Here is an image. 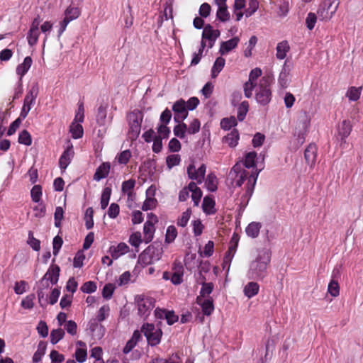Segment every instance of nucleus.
Returning <instances> with one entry per match:
<instances>
[{
	"label": "nucleus",
	"mask_w": 363,
	"mask_h": 363,
	"mask_svg": "<svg viewBox=\"0 0 363 363\" xmlns=\"http://www.w3.org/2000/svg\"><path fill=\"white\" fill-rule=\"evenodd\" d=\"M271 261V252L263 248L258 252L255 260L249 266L247 277L249 279L262 281L268 274L267 268Z\"/></svg>",
	"instance_id": "nucleus-1"
},
{
	"label": "nucleus",
	"mask_w": 363,
	"mask_h": 363,
	"mask_svg": "<svg viewBox=\"0 0 363 363\" xmlns=\"http://www.w3.org/2000/svg\"><path fill=\"white\" fill-rule=\"evenodd\" d=\"M311 120V116L306 111H303L300 113L294 133V136L296 138L295 149H298L305 142V137L308 132Z\"/></svg>",
	"instance_id": "nucleus-2"
},
{
	"label": "nucleus",
	"mask_w": 363,
	"mask_h": 363,
	"mask_svg": "<svg viewBox=\"0 0 363 363\" xmlns=\"http://www.w3.org/2000/svg\"><path fill=\"white\" fill-rule=\"evenodd\" d=\"M269 77H262L255 91V100L261 106H267L272 100Z\"/></svg>",
	"instance_id": "nucleus-3"
},
{
	"label": "nucleus",
	"mask_w": 363,
	"mask_h": 363,
	"mask_svg": "<svg viewBox=\"0 0 363 363\" xmlns=\"http://www.w3.org/2000/svg\"><path fill=\"white\" fill-rule=\"evenodd\" d=\"M162 255V248L159 245H149L138 257V262L142 266H147L160 259Z\"/></svg>",
	"instance_id": "nucleus-4"
},
{
	"label": "nucleus",
	"mask_w": 363,
	"mask_h": 363,
	"mask_svg": "<svg viewBox=\"0 0 363 363\" xmlns=\"http://www.w3.org/2000/svg\"><path fill=\"white\" fill-rule=\"evenodd\" d=\"M143 118V113L136 110L128 115L127 120L129 126L128 136L131 140H135L138 138L140 133Z\"/></svg>",
	"instance_id": "nucleus-5"
},
{
	"label": "nucleus",
	"mask_w": 363,
	"mask_h": 363,
	"mask_svg": "<svg viewBox=\"0 0 363 363\" xmlns=\"http://www.w3.org/2000/svg\"><path fill=\"white\" fill-rule=\"evenodd\" d=\"M340 0H325L321 2L317 10L318 19L322 21H330L336 13Z\"/></svg>",
	"instance_id": "nucleus-6"
},
{
	"label": "nucleus",
	"mask_w": 363,
	"mask_h": 363,
	"mask_svg": "<svg viewBox=\"0 0 363 363\" xmlns=\"http://www.w3.org/2000/svg\"><path fill=\"white\" fill-rule=\"evenodd\" d=\"M38 84L37 82H34L30 86L23 100V105L20 113V117L22 119H24L27 117L30 109L35 104V101L38 97Z\"/></svg>",
	"instance_id": "nucleus-7"
},
{
	"label": "nucleus",
	"mask_w": 363,
	"mask_h": 363,
	"mask_svg": "<svg viewBox=\"0 0 363 363\" xmlns=\"http://www.w3.org/2000/svg\"><path fill=\"white\" fill-rule=\"evenodd\" d=\"M141 332L146 337L147 344L151 347H155L160 343L162 331L159 327L152 323H145L141 327Z\"/></svg>",
	"instance_id": "nucleus-8"
},
{
	"label": "nucleus",
	"mask_w": 363,
	"mask_h": 363,
	"mask_svg": "<svg viewBox=\"0 0 363 363\" xmlns=\"http://www.w3.org/2000/svg\"><path fill=\"white\" fill-rule=\"evenodd\" d=\"M138 315L146 318L150 314L155 307V300L154 298L145 295H138L135 298Z\"/></svg>",
	"instance_id": "nucleus-9"
},
{
	"label": "nucleus",
	"mask_w": 363,
	"mask_h": 363,
	"mask_svg": "<svg viewBox=\"0 0 363 363\" xmlns=\"http://www.w3.org/2000/svg\"><path fill=\"white\" fill-rule=\"evenodd\" d=\"M259 174V171L255 170V172H252L251 176L249 177L248 183L246 186V190L239 199L240 211H244L247 206L248 202L253 194Z\"/></svg>",
	"instance_id": "nucleus-10"
},
{
	"label": "nucleus",
	"mask_w": 363,
	"mask_h": 363,
	"mask_svg": "<svg viewBox=\"0 0 363 363\" xmlns=\"http://www.w3.org/2000/svg\"><path fill=\"white\" fill-rule=\"evenodd\" d=\"M352 129L351 123L348 120H344L337 126L336 139L342 148H345L346 139L350 135Z\"/></svg>",
	"instance_id": "nucleus-11"
},
{
	"label": "nucleus",
	"mask_w": 363,
	"mask_h": 363,
	"mask_svg": "<svg viewBox=\"0 0 363 363\" xmlns=\"http://www.w3.org/2000/svg\"><path fill=\"white\" fill-rule=\"evenodd\" d=\"M220 33L219 30L214 29L210 24L205 26L202 32L201 45L204 43L208 48H213Z\"/></svg>",
	"instance_id": "nucleus-12"
},
{
	"label": "nucleus",
	"mask_w": 363,
	"mask_h": 363,
	"mask_svg": "<svg viewBox=\"0 0 363 363\" xmlns=\"http://www.w3.org/2000/svg\"><path fill=\"white\" fill-rule=\"evenodd\" d=\"M41 21L40 17L37 16L30 23V28L26 35L28 43L30 47H33L38 43L40 34L39 26Z\"/></svg>",
	"instance_id": "nucleus-13"
},
{
	"label": "nucleus",
	"mask_w": 363,
	"mask_h": 363,
	"mask_svg": "<svg viewBox=\"0 0 363 363\" xmlns=\"http://www.w3.org/2000/svg\"><path fill=\"white\" fill-rule=\"evenodd\" d=\"M173 272H164L162 278L164 280H170L174 285H179L183 282L184 267L181 264H174Z\"/></svg>",
	"instance_id": "nucleus-14"
},
{
	"label": "nucleus",
	"mask_w": 363,
	"mask_h": 363,
	"mask_svg": "<svg viewBox=\"0 0 363 363\" xmlns=\"http://www.w3.org/2000/svg\"><path fill=\"white\" fill-rule=\"evenodd\" d=\"M233 173L235 174V178L234 179L235 184L238 187L241 186L246 180L247 184L249 177L251 176V174L247 170L242 167V164L240 163H236L230 171V174Z\"/></svg>",
	"instance_id": "nucleus-15"
},
{
	"label": "nucleus",
	"mask_w": 363,
	"mask_h": 363,
	"mask_svg": "<svg viewBox=\"0 0 363 363\" xmlns=\"http://www.w3.org/2000/svg\"><path fill=\"white\" fill-rule=\"evenodd\" d=\"M172 111H174V120L176 123L182 122L188 116L186 101L183 99H179L173 104Z\"/></svg>",
	"instance_id": "nucleus-16"
},
{
	"label": "nucleus",
	"mask_w": 363,
	"mask_h": 363,
	"mask_svg": "<svg viewBox=\"0 0 363 363\" xmlns=\"http://www.w3.org/2000/svg\"><path fill=\"white\" fill-rule=\"evenodd\" d=\"M206 167L202 164L197 169L195 166L191 164L187 167V174L190 179L194 180L197 184H201L204 179Z\"/></svg>",
	"instance_id": "nucleus-17"
},
{
	"label": "nucleus",
	"mask_w": 363,
	"mask_h": 363,
	"mask_svg": "<svg viewBox=\"0 0 363 363\" xmlns=\"http://www.w3.org/2000/svg\"><path fill=\"white\" fill-rule=\"evenodd\" d=\"M155 316L157 319L166 320L167 323L169 325H173L179 320V316L175 314L174 311H168L157 308L155 310Z\"/></svg>",
	"instance_id": "nucleus-18"
},
{
	"label": "nucleus",
	"mask_w": 363,
	"mask_h": 363,
	"mask_svg": "<svg viewBox=\"0 0 363 363\" xmlns=\"http://www.w3.org/2000/svg\"><path fill=\"white\" fill-rule=\"evenodd\" d=\"M67 147L62 152L59 160V165L61 169L65 171L70 164L72 158L74 156L73 145L69 140L67 141Z\"/></svg>",
	"instance_id": "nucleus-19"
},
{
	"label": "nucleus",
	"mask_w": 363,
	"mask_h": 363,
	"mask_svg": "<svg viewBox=\"0 0 363 363\" xmlns=\"http://www.w3.org/2000/svg\"><path fill=\"white\" fill-rule=\"evenodd\" d=\"M87 330H89L93 337L97 339H101L105 333V328L100 324V321L96 318H91L89 321Z\"/></svg>",
	"instance_id": "nucleus-20"
},
{
	"label": "nucleus",
	"mask_w": 363,
	"mask_h": 363,
	"mask_svg": "<svg viewBox=\"0 0 363 363\" xmlns=\"http://www.w3.org/2000/svg\"><path fill=\"white\" fill-rule=\"evenodd\" d=\"M155 193V189L152 186H150L146 190V199L143 203L141 207L142 210L147 211L149 210L154 209L156 208L157 204V199L154 197Z\"/></svg>",
	"instance_id": "nucleus-21"
},
{
	"label": "nucleus",
	"mask_w": 363,
	"mask_h": 363,
	"mask_svg": "<svg viewBox=\"0 0 363 363\" xmlns=\"http://www.w3.org/2000/svg\"><path fill=\"white\" fill-rule=\"evenodd\" d=\"M60 272V268L58 265L51 264L43 277V281L47 280L51 285L56 284L59 280Z\"/></svg>",
	"instance_id": "nucleus-22"
},
{
	"label": "nucleus",
	"mask_w": 363,
	"mask_h": 363,
	"mask_svg": "<svg viewBox=\"0 0 363 363\" xmlns=\"http://www.w3.org/2000/svg\"><path fill=\"white\" fill-rule=\"evenodd\" d=\"M290 72L291 67L285 62L278 77V83L281 88L285 89L289 86L291 81Z\"/></svg>",
	"instance_id": "nucleus-23"
},
{
	"label": "nucleus",
	"mask_w": 363,
	"mask_h": 363,
	"mask_svg": "<svg viewBox=\"0 0 363 363\" xmlns=\"http://www.w3.org/2000/svg\"><path fill=\"white\" fill-rule=\"evenodd\" d=\"M129 251V247L125 242H120L117 245H112L109 247V253L112 259H117Z\"/></svg>",
	"instance_id": "nucleus-24"
},
{
	"label": "nucleus",
	"mask_w": 363,
	"mask_h": 363,
	"mask_svg": "<svg viewBox=\"0 0 363 363\" xmlns=\"http://www.w3.org/2000/svg\"><path fill=\"white\" fill-rule=\"evenodd\" d=\"M256 158H257V153L254 151L250 152L245 155V157L243 161H242L240 163L242 164V168H243V167H245V168H247V169L252 168L250 174L255 172V170L260 172L262 169H258L256 167V162H255Z\"/></svg>",
	"instance_id": "nucleus-25"
},
{
	"label": "nucleus",
	"mask_w": 363,
	"mask_h": 363,
	"mask_svg": "<svg viewBox=\"0 0 363 363\" xmlns=\"http://www.w3.org/2000/svg\"><path fill=\"white\" fill-rule=\"evenodd\" d=\"M32 62V58L28 56L24 58L23 62L21 64L17 66L16 72L19 76L18 84L20 86H21L22 78L30 68Z\"/></svg>",
	"instance_id": "nucleus-26"
},
{
	"label": "nucleus",
	"mask_w": 363,
	"mask_h": 363,
	"mask_svg": "<svg viewBox=\"0 0 363 363\" xmlns=\"http://www.w3.org/2000/svg\"><path fill=\"white\" fill-rule=\"evenodd\" d=\"M239 41L240 39L238 37H234L227 41L222 42L220 43L219 52L222 55L228 54L238 46Z\"/></svg>",
	"instance_id": "nucleus-27"
},
{
	"label": "nucleus",
	"mask_w": 363,
	"mask_h": 363,
	"mask_svg": "<svg viewBox=\"0 0 363 363\" xmlns=\"http://www.w3.org/2000/svg\"><path fill=\"white\" fill-rule=\"evenodd\" d=\"M111 169V164L109 162H103L100 164L94 174V180L99 182L101 179L108 177Z\"/></svg>",
	"instance_id": "nucleus-28"
},
{
	"label": "nucleus",
	"mask_w": 363,
	"mask_h": 363,
	"mask_svg": "<svg viewBox=\"0 0 363 363\" xmlns=\"http://www.w3.org/2000/svg\"><path fill=\"white\" fill-rule=\"evenodd\" d=\"M317 156V147L313 143H311L305 150L304 157L308 164L314 165Z\"/></svg>",
	"instance_id": "nucleus-29"
},
{
	"label": "nucleus",
	"mask_w": 363,
	"mask_h": 363,
	"mask_svg": "<svg viewBox=\"0 0 363 363\" xmlns=\"http://www.w3.org/2000/svg\"><path fill=\"white\" fill-rule=\"evenodd\" d=\"M240 135L236 129H233L223 138V143L228 144L230 147H235L238 144Z\"/></svg>",
	"instance_id": "nucleus-30"
},
{
	"label": "nucleus",
	"mask_w": 363,
	"mask_h": 363,
	"mask_svg": "<svg viewBox=\"0 0 363 363\" xmlns=\"http://www.w3.org/2000/svg\"><path fill=\"white\" fill-rule=\"evenodd\" d=\"M262 224L259 222H251L245 228L246 235L251 238H256L259 236Z\"/></svg>",
	"instance_id": "nucleus-31"
},
{
	"label": "nucleus",
	"mask_w": 363,
	"mask_h": 363,
	"mask_svg": "<svg viewBox=\"0 0 363 363\" xmlns=\"http://www.w3.org/2000/svg\"><path fill=\"white\" fill-rule=\"evenodd\" d=\"M189 189H190V192L191 193V199L194 201V206H198L200 203L201 199L202 197V191L196 185V184L194 182H191L189 184Z\"/></svg>",
	"instance_id": "nucleus-32"
},
{
	"label": "nucleus",
	"mask_w": 363,
	"mask_h": 363,
	"mask_svg": "<svg viewBox=\"0 0 363 363\" xmlns=\"http://www.w3.org/2000/svg\"><path fill=\"white\" fill-rule=\"evenodd\" d=\"M290 50V46L287 40H283L277 45L276 57L279 60H284Z\"/></svg>",
	"instance_id": "nucleus-33"
},
{
	"label": "nucleus",
	"mask_w": 363,
	"mask_h": 363,
	"mask_svg": "<svg viewBox=\"0 0 363 363\" xmlns=\"http://www.w3.org/2000/svg\"><path fill=\"white\" fill-rule=\"evenodd\" d=\"M81 14V10L78 6L73 5L69 6L64 12V16L67 20L69 22L77 19Z\"/></svg>",
	"instance_id": "nucleus-34"
},
{
	"label": "nucleus",
	"mask_w": 363,
	"mask_h": 363,
	"mask_svg": "<svg viewBox=\"0 0 363 363\" xmlns=\"http://www.w3.org/2000/svg\"><path fill=\"white\" fill-rule=\"evenodd\" d=\"M259 290V284L257 282L250 281L244 287L243 292L245 296L250 298L257 295Z\"/></svg>",
	"instance_id": "nucleus-35"
},
{
	"label": "nucleus",
	"mask_w": 363,
	"mask_h": 363,
	"mask_svg": "<svg viewBox=\"0 0 363 363\" xmlns=\"http://www.w3.org/2000/svg\"><path fill=\"white\" fill-rule=\"evenodd\" d=\"M238 240L235 238V236L233 235L232 238L230 245L228 247V251L225 252L224 258H225L226 262H231L234 255L236 252L237 247H238Z\"/></svg>",
	"instance_id": "nucleus-36"
},
{
	"label": "nucleus",
	"mask_w": 363,
	"mask_h": 363,
	"mask_svg": "<svg viewBox=\"0 0 363 363\" xmlns=\"http://www.w3.org/2000/svg\"><path fill=\"white\" fill-rule=\"evenodd\" d=\"M202 208L207 215H213L216 213L215 201L213 199L206 196L203 198Z\"/></svg>",
	"instance_id": "nucleus-37"
},
{
	"label": "nucleus",
	"mask_w": 363,
	"mask_h": 363,
	"mask_svg": "<svg viewBox=\"0 0 363 363\" xmlns=\"http://www.w3.org/2000/svg\"><path fill=\"white\" fill-rule=\"evenodd\" d=\"M155 231V226L152 223H150L149 222H145L144 223L143 240L146 243H148L152 241V240L153 239V237H154Z\"/></svg>",
	"instance_id": "nucleus-38"
},
{
	"label": "nucleus",
	"mask_w": 363,
	"mask_h": 363,
	"mask_svg": "<svg viewBox=\"0 0 363 363\" xmlns=\"http://www.w3.org/2000/svg\"><path fill=\"white\" fill-rule=\"evenodd\" d=\"M69 132L74 139H79L83 137L84 130L80 123L73 121L69 126Z\"/></svg>",
	"instance_id": "nucleus-39"
},
{
	"label": "nucleus",
	"mask_w": 363,
	"mask_h": 363,
	"mask_svg": "<svg viewBox=\"0 0 363 363\" xmlns=\"http://www.w3.org/2000/svg\"><path fill=\"white\" fill-rule=\"evenodd\" d=\"M225 64V60L222 57H218L216 58L212 69H211V77L216 78L218 74L223 69Z\"/></svg>",
	"instance_id": "nucleus-40"
},
{
	"label": "nucleus",
	"mask_w": 363,
	"mask_h": 363,
	"mask_svg": "<svg viewBox=\"0 0 363 363\" xmlns=\"http://www.w3.org/2000/svg\"><path fill=\"white\" fill-rule=\"evenodd\" d=\"M205 185L209 191H216L218 189V180L216 176L213 173L208 174L205 180Z\"/></svg>",
	"instance_id": "nucleus-41"
},
{
	"label": "nucleus",
	"mask_w": 363,
	"mask_h": 363,
	"mask_svg": "<svg viewBox=\"0 0 363 363\" xmlns=\"http://www.w3.org/2000/svg\"><path fill=\"white\" fill-rule=\"evenodd\" d=\"M46 350V344L43 341H40L38 345L37 350L33 356V362L38 363L41 361L42 357L45 355Z\"/></svg>",
	"instance_id": "nucleus-42"
},
{
	"label": "nucleus",
	"mask_w": 363,
	"mask_h": 363,
	"mask_svg": "<svg viewBox=\"0 0 363 363\" xmlns=\"http://www.w3.org/2000/svg\"><path fill=\"white\" fill-rule=\"evenodd\" d=\"M362 87L351 86L346 93V97L351 101H357L361 95Z\"/></svg>",
	"instance_id": "nucleus-43"
},
{
	"label": "nucleus",
	"mask_w": 363,
	"mask_h": 363,
	"mask_svg": "<svg viewBox=\"0 0 363 363\" xmlns=\"http://www.w3.org/2000/svg\"><path fill=\"white\" fill-rule=\"evenodd\" d=\"M249 111V103L247 101H243L238 107L237 118L240 121H242Z\"/></svg>",
	"instance_id": "nucleus-44"
},
{
	"label": "nucleus",
	"mask_w": 363,
	"mask_h": 363,
	"mask_svg": "<svg viewBox=\"0 0 363 363\" xmlns=\"http://www.w3.org/2000/svg\"><path fill=\"white\" fill-rule=\"evenodd\" d=\"M173 131L177 137L183 139L185 137L186 133H187V125L186 123H183V121L178 123V124L174 126Z\"/></svg>",
	"instance_id": "nucleus-45"
},
{
	"label": "nucleus",
	"mask_w": 363,
	"mask_h": 363,
	"mask_svg": "<svg viewBox=\"0 0 363 363\" xmlns=\"http://www.w3.org/2000/svg\"><path fill=\"white\" fill-rule=\"evenodd\" d=\"M65 336V331L62 328L52 330L50 333V342L52 345L57 344Z\"/></svg>",
	"instance_id": "nucleus-46"
},
{
	"label": "nucleus",
	"mask_w": 363,
	"mask_h": 363,
	"mask_svg": "<svg viewBox=\"0 0 363 363\" xmlns=\"http://www.w3.org/2000/svg\"><path fill=\"white\" fill-rule=\"evenodd\" d=\"M191 215V210L190 208L186 209V211L183 212L182 216L178 218L177 222V225L182 228L186 227L190 219Z\"/></svg>",
	"instance_id": "nucleus-47"
},
{
	"label": "nucleus",
	"mask_w": 363,
	"mask_h": 363,
	"mask_svg": "<svg viewBox=\"0 0 363 363\" xmlns=\"http://www.w3.org/2000/svg\"><path fill=\"white\" fill-rule=\"evenodd\" d=\"M259 8V2L257 0H250L248 7L245 11V16L249 18L252 16Z\"/></svg>",
	"instance_id": "nucleus-48"
},
{
	"label": "nucleus",
	"mask_w": 363,
	"mask_h": 363,
	"mask_svg": "<svg viewBox=\"0 0 363 363\" xmlns=\"http://www.w3.org/2000/svg\"><path fill=\"white\" fill-rule=\"evenodd\" d=\"M27 243L34 251H39L40 249V241L34 238L32 231L28 232Z\"/></svg>",
	"instance_id": "nucleus-49"
},
{
	"label": "nucleus",
	"mask_w": 363,
	"mask_h": 363,
	"mask_svg": "<svg viewBox=\"0 0 363 363\" xmlns=\"http://www.w3.org/2000/svg\"><path fill=\"white\" fill-rule=\"evenodd\" d=\"M201 306L203 314L206 315H210L214 310L213 300L210 298L204 300L201 303Z\"/></svg>",
	"instance_id": "nucleus-50"
},
{
	"label": "nucleus",
	"mask_w": 363,
	"mask_h": 363,
	"mask_svg": "<svg viewBox=\"0 0 363 363\" xmlns=\"http://www.w3.org/2000/svg\"><path fill=\"white\" fill-rule=\"evenodd\" d=\"M94 211L91 207L86 208L84 214L85 226L86 229L89 230L94 226L93 219Z\"/></svg>",
	"instance_id": "nucleus-51"
},
{
	"label": "nucleus",
	"mask_w": 363,
	"mask_h": 363,
	"mask_svg": "<svg viewBox=\"0 0 363 363\" xmlns=\"http://www.w3.org/2000/svg\"><path fill=\"white\" fill-rule=\"evenodd\" d=\"M111 194V189L108 187H106L102 192L101 197V208L105 209L109 203L110 197Z\"/></svg>",
	"instance_id": "nucleus-52"
},
{
	"label": "nucleus",
	"mask_w": 363,
	"mask_h": 363,
	"mask_svg": "<svg viewBox=\"0 0 363 363\" xmlns=\"http://www.w3.org/2000/svg\"><path fill=\"white\" fill-rule=\"evenodd\" d=\"M181 162V157L179 155H170L166 158V164L169 169H171L173 167L177 166Z\"/></svg>",
	"instance_id": "nucleus-53"
},
{
	"label": "nucleus",
	"mask_w": 363,
	"mask_h": 363,
	"mask_svg": "<svg viewBox=\"0 0 363 363\" xmlns=\"http://www.w3.org/2000/svg\"><path fill=\"white\" fill-rule=\"evenodd\" d=\"M32 201L35 203H39L42 196V187L40 185H35L30 191Z\"/></svg>",
	"instance_id": "nucleus-54"
},
{
	"label": "nucleus",
	"mask_w": 363,
	"mask_h": 363,
	"mask_svg": "<svg viewBox=\"0 0 363 363\" xmlns=\"http://www.w3.org/2000/svg\"><path fill=\"white\" fill-rule=\"evenodd\" d=\"M97 286L96 282L93 281H89L82 284L80 290L85 294H91L96 291Z\"/></svg>",
	"instance_id": "nucleus-55"
},
{
	"label": "nucleus",
	"mask_w": 363,
	"mask_h": 363,
	"mask_svg": "<svg viewBox=\"0 0 363 363\" xmlns=\"http://www.w3.org/2000/svg\"><path fill=\"white\" fill-rule=\"evenodd\" d=\"M237 125V120L235 117L225 118L220 121V127L224 130H230Z\"/></svg>",
	"instance_id": "nucleus-56"
},
{
	"label": "nucleus",
	"mask_w": 363,
	"mask_h": 363,
	"mask_svg": "<svg viewBox=\"0 0 363 363\" xmlns=\"http://www.w3.org/2000/svg\"><path fill=\"white\" fill-rule=\"evenodd\" d=\"M328 293L333 297H336L340 294V287L337 280L331 279L328 286Z\"/></svg>",
	"instance_id": "nucleus-57"
},
{
	"label": "nucleus",
	"mask_w": 363,
	"mask_h": 363,
	"mask_svg": "<svg viewBox=\"0 0 363 363\" xmlns=\"http://www.w3.org/2000/svg\"><path fill=\"white\" fill-rule=\"evenodd\" d=\"M177 236V230L174 225H169L166 231L165 241L168 243L172 242Z\"/></svg>",
	"instance_id": "nucleus-58"
},
{
	"label": "nucleus",
	"mask_w": 363,
	"mask_h": 363,
	"mask_svg": "<svg viewBox=\"0 0 363 363\" xmlns=\"http://www.w3.org/2000/svg\"><path fill=\"white\" fill-rule=\"evenodd\" d=\"M116 289V286L113 284H106L103 288L102 296L105 299H110Z\"/></svg>",
	"instance_id": "nucleus-59"
},
{
	"label": "nucleus",
	"mask_w": 363,
	"mask_h": 363,
	"mask_svg": "<svg viewBox=\"0 0 363 363\" xmlns=\"http://www.w3.org/2000/svg\"><path fill=\"white\" fill-rule=\"evenodd\" d=\"M318 18V15L315 13L312 12L308 13L306 18V26L308 30H311L314 28Z\"/></svg>",
	"instance_id": "nucleus-60"
},
{
	"label": "nucleus",
	"mask_w": 363,
	"mask_h": 363,
	"mask_svg": "<svg viewBox=\"0 0 363 363\" xmlns=\"http://www.w3.org/2000/svg\"><path fill=\"white\" fill-rule=\"evenodd\" d=\"M130 157V151L129 150H125L124 151H122L116 156V160H118V162L119 164H126L129 162Z\"/></svg>",
	"instance_id": "nucleus-61"
},
{
	"label": "nucleus",
	"mask_w": 363,
	"mask_h": 363,
	"mask_svg": "<svg viewBox=\"0 0 363 363\" xmlns=\"http://www.w3.org/2000/svg\"><path fill=\"white\" fill-rule=\"evenodd\" d=\"M110 307L108 305L101 306L97 313L96 319L100 322L104 321L109 315Z\"/></svg>",
	"instance_id": "nucleus-62"
},
{
	"label": "nucleus",
	"mask_w": 363,
	"mask_h": 363,
	"mask_svg": "<svg viewBox=\"0 0 363 363\" xmlns=\"http://www.w3.org/2000/svg\"><path fill=\"white\" fill-rule=\"evenodd\" d=\"M18 143L28 146L31 145V136L27 130H24L19 134Z\"/></svg>",
	"instance_id": "nucleus-63"
},
{
	"label": "nucleus",
	"mask_w": 363,
	"mask_h": 363,
	"mask_svg": "<svg viewBox=\"0 0 363 363\" xmlns=\"http://www.w3.org/2000/svg\"><path fill=\"white\" fill-rule=\"evenodd\" d=\"M150 363H179V357L177 354H172L168 359L156 358L152 359Z\"/></svg>",
	"instance_id": "nucleus-64"
}]
</instances>
